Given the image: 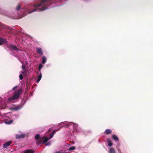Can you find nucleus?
Here are the masks:
<instances>
[{
    "label": "nucleus",
    "mask_w": 153,
    "mask_h": 153,
    "mask_svg": "<svg viewBox=\"0 0 153 153\" xmlns=\"http://www.w3.org/2000/svg\"><path fill=\"white\" fill-rule=\"evenodd\" d=\"M22 68H23L24 70H25L26 69V67L24 65H22Z\"/></svg>",
    "instance_id": "24"
},
{
    "label": "nucleus",
    "mask_w": 153,
    "mask_h": 153,
    "mask_svg": "<svg viewBox=\"0 0 153 153\" xmlns=\"http://www.w3.org/2000/svg\"><path fill=\"white\" fill-rule=\"evenodd\" d=\"M12 143L11 141H9L5 143L3 145V147L6 148L9 146L10 144Z\"/></svg>",
    "instance_id": "5"
},
{
    "label": "nucleus",
    "mask_w": 153,
    "mask_h": 153,
    "mask_svg": "<svg viewBox=\"0 0 153 153\" xmlns=\"http://www.w3.org/2000/svg\"><path fill=\"white\" fill-rule=\"evenodd\" d=\"M43 66L41 64H39V71L41 69V68L43 67Z\"/></svg>",
    "instance_id": "20"
},
{
    "label": "nucleus",
    "mask_w": 153,
    "mask_h": 153,
    "mask_svg": "<svg viewBox=\"0 0 153 153\" xmlns=\"http://www.w3.org/2000/svg\"><path fill=\"white\" fill-rule=\"evenodd\" d=\"M107 142L108 143V146L111 147L113 143H112L111 141L109 139H108Z\"/></svg>",
    "instance_id": "14"
},
{
    "label": "nucleus",
    "mask_w": 153,
    "mask_h": 153,
    "mask_svg": "<svg viewBox=\"0 0 153 153\" xmlns=\"http://www.w3.org/2000/svg\"><path fill=\"white\" fill-rule=\"evenodd\" d=\"M44 137H40L39 134H37L35 137V139L37 140L36 143L38 145H39L42 143V141L44 139Z\"/></svg>",
    "instance_id": "3"
},
{
    "label": "nucleus",
    "mask_w": 153,
    "mask_h": 153,
    "mask_svg": "<svg viewBox=\"0 0 153 153\" xmlns=\"http://www.w3.org/2000/svg\"><path fill=\"white\" fill-rule=\"evenodd\" d=\"M36 50L37 53L40 56H42L43 54V51L41 48H37Z\"/></svg>",
    "instance_id": "4"
},
{
    "label": "nucleus",
    "mask_w": 153,
    "mask_h": 153,
    "mask_svg": "<svg viewBox=\"0 0 153 153\" xmlns=\"http://www.w3.org/2000/svg\"><path fill=\"white\" fill-rule=\"evenodd\" d=\"M50 0H41L40 3L33 5L34 8L31 11L29 10V13L37 11H40L45 10L47 9V7L52 4L50 2Z\"/></svg>",
    "instance_id": "1"
},
{
    "label": "nucleus",
    "mask_w": 153,
    "mask_h": 153,
    "mask_svg": "<svg viewBox=\"0 0 153 153\" xmlns=\"http://www.w3.org/2000/svg\"><path fill=\"white\" fill-rule=\"evenodd\" d=\"M59 130V129H57L56 130H53V131L52 133L50 135V137L49 138V139H51L53 137L54 134H55L56 131H58Z\"/></svg>",
    "instance_id": "7"
},
{
    "label": "nucleus",
    "mask_w": 153,
    "mask_h": 153,
    "mask_svg": "<svg viewBox=\"0 0 153 153\" xmlns=\"http://www.w3.org/2000/svg\"><path fill=\"white\" fill-rule=\"evenodd\" d=\"M21 7V5L20 4H18L16 8V10H19L20 9Z\"/></svg>",
    "instance_id": "21"
},
{
    "label": "nucleus",
    "mask_w": 153,
    "mask_h": 153,
    "mask_svg": "<svg viewBox=\"0 0 153 153\" xmlns=\"http://www.w3.org/2000/svg\"><path fill=\"white\" fill-rule=\"evenodd\" d=\"M119 152H120V150H119Z\"/></svg>",
    "instance_id": "29"
},
{
    "label": "nucleus",
    "mask_w": 153,
    "mask_h": 153,
    "mask_svg": "<svg viewBox=\"0 0 153 153\" xmlns=\"http://www.w3.org/2000/svg\"><path fill=\"white\" fill-rule=\"evenodd\" d=\"M46 61V58L45 56H43L42 57V62L43 64H45Z\"/></svg>",
    "instance_id": "16"
},
{
    "label": "nucleus",
    "mask_w": 153,
    "mask_h": 153,
    "mask_svg": "<svg viewBox=\"0 0 153 153\" xmlns=\"http://www.w3.org/2000/svg\"><path fill=\"white\" fill-rule=\"evenodd\" d=\"M110 153H115V150L114 148H110Z\"/></svg>",
    "instance_id": "18"
},
{
    "label": "nucleus",
    "mask_w": 153,
    "mask_h": 153,
    "mask_svg": "<svg viewBox=\"0 0 153 153\" xmlns=\"http://www.w3.org/2000/svg\"><path fill=\"white\" fill-rule=\"evenodd\" d=\"M25 153H34L35 152L34 150L30 149H27L25 151Z\"/></svg>",
    "instance_id": "15"
},
{
    "label": "nucleus",
    "mask_w": 153,
    "mask_h": 153,
    "mask_svg": "<svg viewBox=\"0 0 153 153\" xmlns=\"http://www.w3.org/2000/svg\"><path fill=\"white\" fill-rule=\"evenodd\" d=\"M21 108V107L19 106H16L12 108L13 110L15 111H18L20 110Z\"/></svg>",
    "instance_id": "12"
},
{
    "label": "nucleus",
    "mask_w": 153,
    "mask_h": 153,
    "mask_svg": "<svg viewBox=\"0 0 153 153\" xmlns=\"http://www.w3.org/2000/svg\"><path fill=\"white\" fill-rule=\"evenodd\" d=\"M23 76L22 74H20L19 75V78L21 80H22L23 79Z\"/></svg>",
    "instance_id": "22"
},
{
    "label": "nucleus",
    "mask_w": 153,
    "mask_h": 153,
    "mask_svg": "<svg viewBox=\"0 0 153 153\" xmlns=\"http://www.w3.org/2000/svg\"><path fill=\"white\" fill-rule=\"evenodd\" d=\"M56 153H61L60 152L58 151V152H56Z\"/></svg>",
    "instance_id": "28"
},
{
    "label": "nucleus",
    "mask_w": 153,
    "mask_h": 153,
    "mask_svg": "<svg viewBox=\"0 0 153 153\" xmlns=\"http://www.w3.org/2000/svg\"><path fill=\"white\" fill-rule=\"evenodd\" d=\"M52 130V128H50L48 131V132H50Z\"/></svg>",
    "instance_id": "27"
},
{
    "label": "nucleus",
    "mask_w": 153,
    "mask_h": 153,
    "mask_svg": "<svg viewBox=\"0 0 153 153\" xmlns=\"http://www.w3.org/2000/svg\"><path fill=\"white\" fill-rule=\"evenodd\" d=\"M12 122H13V121H12V120H10V121H9V124H11V123H12Z\"/></svg>",
    "instance_id": "26"
},
{
    "label": "nucleus",
    "mask_w": 153,
    "mask_h": 153,
    "mask_svg": "<svg viewBox=\"0 0 153 153\" xmlns=\"http://www.w3.org/2000/svg\"><path fill=\"white\" fill-rule=\"evenodd\" d=\"M112 133V131L110 129H107L105 130L104 133L106 134H109Z\"/></svg>",
    "instance_id": "10"
},
{
    "label": "nucleus",
    "mask_w": 153,
    "mask_h": 153,
    "mask_svg": "<svg viewBox=\"0 0 153 153\" xmlns=\"http://www.w3.org/2000/svg\"><path fill=\"white\" fill-rule=\"evenodd\" d=\"M7 41L6 40L1 37H0V45H2L4 43H6Z\"/></svg>",
    "instance_id": "8"
},
{
    "label": "nucleus",
    "mask_w": 153,
    "mask_h": 153,
    "mask_svg": "<svg viewBox=\"0 0 153 153\" xmlns=\"http://www.w3.org/2000/svg\"><path fill=\"white\" fill-rule=\"evenodd\" d=\"M17 88V86H15L12 89V90H14Z\"/></svg>",
    "instance_id": "25"
},
{
    "label": "nucleus",
    "mask_w": 153,
    "mask_h": 153,
    "mask_svg": "<svg viewBox=\"0 0 153 153\" xmlns=\"http://www.w3.org/2000/svg\"><path fill=\"white\" fill-rule=\"evenodd\" d=\"M22 91V90L21 88L19 89L17 91L15 92L13 96L9 97L7 101L8 102H13V100L18 99Z\"/></svg>",
    "instance_id": "2"
},
{
    "label": "nucleus",
    "mask_w": 153,
    "mask_h": 153,
    "mask_svg": "<svg viewBox=\"0 0 153 153\" xmlns=\"http://www.w3.org/2000/svg\"><path fill=\"white\" fill-rule=\"evenodd\" d=\"M25 137V134H22L21 135L17 134L16 136V139H19L23 138Z\"/></svg>",
    "instance_id": "9"
},
{
    "label": "nucleus",
    "mask_w": 153,
    "mask_h": 153,
    "mask_svg": "<svg viewBox=\"0 0 153 153\" xmlns=\"http://www.w3.org/2000/svg\"><path fill=\"white\" fill-rule=\"evenodd\" d=\"M26 71L25 70H24V71H23V72H22V74H26Z\"/></svg>",
    "instance_id": "23"
},
{
    "label": "nucleus",
    "mask_w": 153,
    "mask_h": 153,
    "mask_svg": "<svg viewBox=\"0 0 153 153\" xmlns=\"http://www.w3.org/2000/svg\"><path fill=\"white\" fill-rule=\"evenodd\" d=\"M10 48L11 49H12L13 50H15V51H19V49H18L16 46L12 45H10Z\"/></svg>",
    "instance_id": "6"
},
{
    "label": "nucleus",
    "mask_w": 153,
    "mask_h": 153,
    "mask_svg": "<svg viewBox=\"0 0 153 153\" xmlns=\"http://www.w3.org/2000/svg\"><path fill=\"white\" fill-rule=\"evenodd\" d=\"M49 139H50L49 138H48L47 137H46L45 138V139L43 141V142H42V143L43 144L45 143H47V141H48V140H49Z\"/></svg>",
    "instance_id": "13"
},
{
    "label": "nucleus",
    "mask_w": 153,
    "mask_h": 153,
    "mask_svg": "<svg viewBox=\"0 0 153 153\" xmlns=\"http://www.w3.org/2000/svg\"><path fill=\"white\" fill-rule=\"evenodd\" d=\"M112 138L115 141H119V139L115 135H112Z\"/></svg>",
    "instance_id": "11"
},
{
    "label": "nucleus",
    "mask_w": 153,
    "mask_h": 153,
    "mask_svg": "<svg viewBox=\"0 0 153 153\" xmlns=\"http://www.w3.org/2000/svg\"><path fill=\"white\" fill-rule=\"evenodd\" d=\"M75 149V147L74 146H72L71 147H70L69 149L68 150L69 151H72V150H74Z\"/></svg>",
    "instance_id": "19"
},
{
    "label": "nucleus",
    "mask_w": 153,
    "mask_h": 153,
    "mask_svg": "<svg viewBox=\"0 0 153 153\" xmlns=\"http://www.w3.org/2000/svg\"><path fill=\"white\" fill-rule=\"evenodd\" d=\"M42 78V74H41L38 76L37 80V83H38L40 81Z\"/></svg>",
    "instance_id": "17"
}]
</instances>
